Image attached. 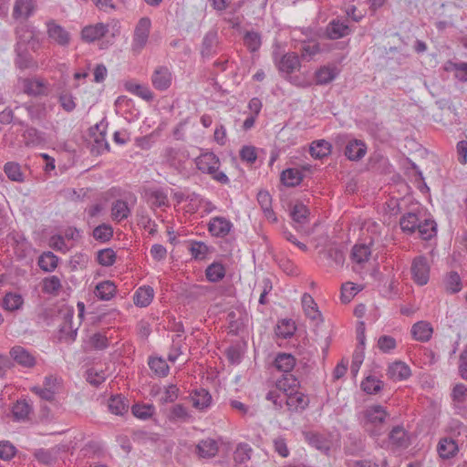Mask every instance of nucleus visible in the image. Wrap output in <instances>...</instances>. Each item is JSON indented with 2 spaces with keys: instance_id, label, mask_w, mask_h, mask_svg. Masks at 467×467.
Wrapping results in <instances>:
<instances>
[{
  "instance_id": "nucleus-54",
  "label": "nucleus",
  "mask_w": 467,
  "mask_h": 467,
  "mask_svg": "<svg viewBox=\"0 0 467 467\" xmlns=\"http://www.w3.org/2000/svg\"><path fill=\"white\" fill-rule=\"evenodd\" d=\"M296 331V327L294 322L291 320L284 319L281 321L279 325H277L276 327V334L277 336L283 337V338H289L291 337Z\"/></svg>"
},
{
  "instance_id": "nucleus-59",
  "label": "nucleus",
  "mask_w": 467,
  "mask_h": 467,
  "mask_svg": "<svg viewBox=\"0 0 467 467\" xmlns=\"http://www.w3.org/2000/svg\"><path fill=\"white\" fill-rule=\"evenodd\" d=\"M326 255L336 266H342L345 262L344 252L337 247H330L326 251Z\"/></svg>"
},
{
  "instance_id": "nucleus-13",
  "label": "nucleus",
  "mask_w": 467,
  "mask_h": 467,
  "mask_svg": "<svg viewBox=\"0 0 467 467\" xmlns=\"http://www.w3.org/2000/svg\"><path fill=\"white\" fill-rule=\"evenodd\" d=\"M285 404L290 410H304L309 405V399L306 395L299 391L286 393Z\"/></svg>"
},
{
  "instance_id": "nucleus-7",
  "label": "nucleus",
  "mask_w": 467,
  "mask_h": 467,
  "mask_svg": "<svg viewBox=\"0 0 467 467\" xmlns=\"http://www.w3.org/2000/svg\"><path fill=\"white\" fill-rule=\"evenodd\" d=\"M219 158L213 152H205L196 159L197 168L204 173H213L219 169Z\"/></svg>"
},
{
  "instance_id": "nucleus-31",
  "label": "nucleus",
  "mask_w": 467,
  "mask_h": 467,
  "mask_svg": "<svg viewBox=\"0 0 467 467\" xmlns=\"http://www.w3.org/2000/svg\"><path fill=\"white\" fill-rule=\"evenodd\" d=\"M309 209L302 202H296L291 209L290 215L293 221L300 225L308 222Z\"/></svg>"
},
{
  "instance_id": "nucleus-17",
  "label": "nucleus",
  "mask_w": 467,
  "mask_h": 467,
  "mask_svg": "<svg viewBox=\"0 0 467 467\" xmlns=\"http://www.w3.org/2000/svg\"><path fill=\"white\" fill-rule=\"evenodd\" d=\"M350 29L347 24L338 19L332 20L327 26L326 34L329 39H338L348 36Z\"/></svg>"
},
{
  "instance_id": "nucleus-14",
  "label": "nucleus",
  "mask_w": 467,
  "mask_h": 467,
  "mask_svg": "<svg viewBox=\"0 0 467 467\" xmlns=\"http://www.w3.org/2000/svg\"><path fill=\"white\" fill-rule=\"evenodd\" d=\"M305 440L314 448L325 453L329 454L331 449V442L323 435L316 432L307 431L304 432Z\"/></svg>"
},
{
  "instance_id": "nucleus-9",
  "label": "nucleus",
  "mask_w": 467,
  "mask_h": 467,
  "mask_svg": "<svg viewBox=\"0 0 467 467\" xmlns=\"http://www.w3.org/2000/svg\"><path fill=\"white\" fill-rule=\"evenodd\" d=\"M233 227V223L224 217L216 216L211 219L208 224V230L212 235L216 237H224Z\"/></svg>"
},
{
  "instance_id": "nucleus-10",
  "label": "nucleus",
  "mask_w": 467,
  "mask_h": 467,
  "mask_svg": "<svg viewBox=\"0 0 467 467\" xmlns=\"http://www.w3.org/2000/svg\"><path fill=\"white\" fill-rule=\"evenodd\" d=\"M274 58L279 71L281 72L291 74L300 67L299 57L295 53H287L279 60H277L276 54H274Z\"/></svg>"
},
{
  "instance_id": "nucleus-19",
  "label": "nucleus",
  "mask_w": 467,
  "mask_h": 467,
  "mask_svg": "<svg viewBox=\"0 0 467 467\" xmlns=\"http://www.w3.org/2000/svg\"><path fill=\"white\" fill-rule=\"evenodd\" d=\"M410 367L402 361H396L389 365L387 375L393 380L407 379L410 376Z\"/></svg>"
},
{
  "instance_id": "nucleus-41",
  "label": "nucleus",
  "mask_w": 467,
  "mask_h": 467,
  "mask_svg": "<svg viewBox=\"0 0 467 467\" xmlns=\"http://www.w3.org/2000/svg\"><path fill=\"white\" fill-rule=\"evenodd\" d=\"M445 289L451 294H456L462 290V279L455 271H451L444 279Z\"/></svg>"
},
{
  "instance_id": "nucleus-11",
  "label": "nucleus",
  "mask_w": 467,
  "mask_h": 467,
  "mask_svg": "<svg viewBox=\"0 0 467 467\" xmlns=\"http://www.w3.org/2000/svg\"><path fill=\"white\" fill-rule=\"evenodd\" d=\"M36 10L35 0H16L13 9L15 19L27 20Z\"/></svg>"
},
{
  "instance_id": "nucleus-39",
  "label": "nucleus",
  "mask_w": 467,
  "mask_h": 467,
  "mask_svg": "<svg viewBox=\"0 0 467 467\" xmlns=\"http://www.w3.org/2000/svg\"><path fill=\"white\" fill-rule=\"evenodd\" d=\"M275 386L286 395V393L296 391V389L299 386V381L292 374H286L276 381Z\"/></svg>"
},
{
  "instance_id": "nucleus-49",
  "label": "nucleus",
  "mask_w": 467,
  "mask_h": 467,
  "mask_svg": "<svg viewBox=\"0 0 467 467\" xmlns=\"http://www.w3.org/2000/svg\"><path fill=\"white\" fill-rule=\"evenodd\" d=\"M72 316L67 317L64 325L60 327V339L72 342L76 339L78 334V328H72Z\"/></svg>"
},
{
  "instance_id": "nucleus-3",
  "label": "nucleus",
  "mask_w": 467,
  "mask_h": 467,
  "mask_svg": "<svg viewBox=\"0 0 467 467\" xmlns=\"http://www.w3.org/2000/svg\"><path fill=\"white\" fill-rule=\"evenodd\" d=\"M16 46H24L30 47L33 51H36L39 47L38 39L36 38L32 27L26 24H21L16 27Z\"/></svg>"
},
{
  "instance_id": "nucleus-37",
  "label": "nucleus",
  "mask_w": 467,
  "mask_h": 467,
  "mask_svg": "<svg viewBox=\"0 0 467 467\" xmlns=\"http://www.w3.org/2000/svg\"><path fill=\"white\" fill-rule=\"evenodd\" d=\"M58 257L52 252H44L38 258V266L45 272H52L56 269Z\"/></svg>"
},
{
  "instance_id": "nucleus-38",
  "label": "nucleus",
  "mask_w": 467,
  "mask_h": 467,
  "mask_svg": "<svg viewBox=\"0 0 467 467\" xmlns=\"http://www.w3.org/2000/svg\"><path fill=\"white\" fill-rule=\"evenodd\" d=\"M24 303L21 295L17 293H6L3 298L2 306L7 311H15L19 309Z\"/></svg>"
},
{
  "instance_id": "nucleus-46",
  "label": "nucleus",
  "mask_w": 467,
  "mask_h": 467,
  "mask_svg": "<svg viewBox=\"0 0 467 467\" xmlns=\"http://www.w3.org/2000/svg\"><path fill=\"white\" fill-rule=\"evenodd\" d=\"M113 236V228L110 224L102 223L93 230V237L102 243L109 241Z\"/></svg>"
},
{
  "instance_id": "nucleus-56",
  "label": "nucleus",
  "mask_w": 467,
  "mask_h": 467,
  "mask_svg": "<svg viewBox=\"0 0 467 467\" xmlns=\"http://www.w3.org/2000/svg\"><path fill=\"white\" fill-rule=\"evenodd\" d=\"M61 288L60 279L52 275L43 280V291L48 294H56Z\"/></svg>"
},
{
  "instance_id": "nucleus-34",
  "label": "nucleus",
  "mask_w": 467,
  "mask_h": 467,
  "mask_svg": "<svg viewBox=\"0 0 467 467\" xmlns=\"http://www.w3.org/2000/svg\"><path fill=\"white\" fill-rule=\"evenodd\" d=\"M296 365V359L291 354L279 353L275 359V368L283 372H290Z\"/></svg>"
},
{
  "instance_id": "nucleus-64",
  "label": "nucleus",
  "mask_w": 467,
  "mask_h": 467,
  "mask_svg": "<svg viewBox=\"0 0 467 467\" xmlns=\"http://www.w3.org/2000/svg\"><path fill=\"white\" fill-rule=\"evenodd\" d=\"M16 452V447L9 441H0V458L4 461L11 460Z\"/></svg>"
},
{
  "instance_id": "nucleus-35",
  "label": "nucleus",
  "mask_w": 467,
  "mask_h": 467,
  "mask_svg": "<svg viewBox=\"0 0 467 467\" xmlns=\"http://www.w3.org/2000/svg\"><path fill=\"white\" fill-rule=\"evenodd\" d=\"M331 152V144L324 140H316L310 146V154L315 159H323Z\"/></svg>"
},
{
  "instance_id": "nucleus-51",
  "label": "nucleus",
  "mask_w": 467,
  "mask_h": 467,
  "mask_svg": "<svg viewBox=\"0 0 467 467\" xmlns=\"http://www.w3.org/2000/svg\"><path fill=\"white\" fill-rule=\"evenodd\" d=\"M116 253L111 248L101 249L97 254V260L103 266H111L116 261Z\"/></svg>"
},
{
  "instance_id": "nucleus-33",
  "label": "nucleus",
  "mask_w": 467,
  "mask_h": 467,
  "mask_svg": "<svg viewBox=\"0 0 467 467\" xmlns=\"http://www.w3.org/2000/svg\"><path fill=\"white\" fill-rule=\"evenodd\" d=\"M303 180L301 171L297 169L289 168L282 171L281 182L287 187H295Z\"/></svg>"
},
{
  "instance_id": "nucleus-53",
  "label": "nucleus",
  "mask_w": 467,
  "mask_h": 467,
  "mask_svg": "<svg viewBox=\"0 0 467 467\" xmlns=\"http://www.w3.org/2000/svg\"><path fill=\"white\" fill-rule=\"evenodd\" d=\"M88 344L95 350H104L109 347V339L105 335L98 332L90 336Z\"/></svg>"
},
{
  "instance_id": "nucleus-20",
  "label": "nucleus",
  "mask_w": 467,
  "mask_h": 467,
  "mask_svg": "<svg viewBox=\"0 0 467 467\" xmlns=\"http://www.w3.org/2000/svg\"><path fill=\"white\" fill-rule=\"evenodd\" d=\"M24 91L31 96L47 93V83L40 78H27L24 81Z\"/></svg>"
},
{
  "instance_id": "nucleus-45",
  "label": "nucleus",
  "mask_w": 467,
  "mask_h": 467,
  "mask_svg": "<svg viewBox=\"0 0 467 467\" xmlns=\"http://www.w3.org/2000/svg\"><path fill=\"white\" fill-rule=\"evenodd\" d=\"M257 201L267 218L274 216L272 209V198L268 192L260 191L257 194Z\"/></svg>"
},
{
  "instance_id": "nucleus-2",
  "label": "nucleus",
  "mask_w": 467,
  "mask_h": 467,
  "mask_svg": "<svg viewBox=\"0 0 467 467\" xmlns=\"http://www.w3.org/2000/svg\"><path fill=\"white\" fill-rule=\"evenodd\" d=\"M150 28V20L148 17H142L139 20L133 36L132 50L140 52L146 45Z\"/></svg>"
},
{
  "instance_id": "nucleus-42",
  "label": "nucleus",
  "mask_w": 467,
  "mask_h": 467,
  "mask_svg": "<svg viewBox=\"0 0 467 467\" xmlns=\"http://www.w3.org/2000/svg\"><path fill=\"white\" fill-rule=\"evenodd\" d=\"M370 249L366 244H356L351 251V259L357 264H363L368 260Z\"/></svg>"
},
{
  "instance_id": "nucleus-61",
  "label": "nucleus",
  "mask_w": 467,
  "mask_h": 467,
  "mask_svg": "<svg viewBox=\"0 0 467 467\" xmlns=\"http://www.w3.org/2000/svg\"><path fill=\"white\" fill-rule=\"evenodd\" d=\"M190 418V415L186 408L182 404H176L171 410L170 420H182L186 421Z\"/></svg>"
},
{
  "instance_id": "nucleus-27",
  "label": "nucleus",
  "mask_w": 467,
  "mask_h": 467,
  "mask_svg": "<svg viewBox=\"0 0 467 467\" xmlns=\"http://www.w3.org/2000/svg\"><path fill=\"white\" fill-rule=\"evenodd\" d=\"M154 296L153 288L150 286L140 287L133 297L134 304L137 306L145 307L150 304Z\"/></svg>"
},
{
  "instance_id": "nucleus-28",
  "label": "nucleus",
  "mask_w": 467,
  "mask_h": 467,
  "mask_svg": "<svg viewBox=\"0 0 467 467\" xmlns=\"http://www.w3.org/2000/svg\"><path fill=\"white\" fill-rule=\"evenodd\" d=\"M124 87L128 92L134 94L146 101H150L153 99L152 92L146 86L137 84L133 81H127L125 82Z\"/></svg>"
},
{
  "instance_id": "nucleus-26",
  "label": "nucleus",
  "mask_w": 467,
  "mask_h": 467,
  "mask_svg": "<svg viewBox=\"0 0 467 467\" xmlns=\"http://www.w3.org/2000/svg\"><path fill=\"white\" fill-rule=\"evenodd\" d=\"M226 274L224 265L219 262H213L207 266L205 270V276L211 283H218L223 279Z\"/></svg>"
},
{
  "instance_id": "nucleus-6",
  "label": "nucleus",
  "mask_w": 467,
  "mask_h": 467,
  "mask_svg": "<svg viewBox=\"0 0 467 467\" xmlns=\"http://www.w3.org/2000/svg\"><path fill=\"white\" fill-rule=\"evenodd\" d=\"M109 31V24L97 23L83 27L81 38L83 41L91 43L103 37Z\"/></svg>"
},
{
  "instance_id": "nucleus-30",
  "label": "nucleus",
  "mask_w": 467,
  "mask_h": 467,
  "mask_svg": "<svg viewBox=\"0 0 467 467\" xmlns=\"http://www.w3.org/2000/svg\"><path fill=\"white\" fill-rule=\"evenodd\" d=\"M116 294V285L111 281H103L96 285L95 295L101 300H110Z\"/></svg>"
},
{
  "instance_id": "nucleus-25",
  "label": "nucleus",
  "mask_w": 467,
  "mask_h": 467,
  "mask_svg": "<svg viewBox=\"0 0 467 467\" xmlns=\"http://www.w3.org/2000/svg\"><path fill=\"white\" fill-rule=\"evenodd\" d=\"M338 75L336 67L324 66L316 72V83L317 85H327L332 82Z\"/></svg>"
},
{
  "instance_id": "nucleus-29",
  "label": "nucleus",
  "mask_w": 467,
  "mask_h": 467,
  "mask_svg": "<svg viewBox=\"0 0 467 467\" xmlns=\"http://www.w3.org/2000/svg\"><path fill=\"white\" fill-rule=\"evenodd\" d=\"M302 306L307 317L312 320H317L321 317V313L318 311L317 304L309 294H304L302 296Z\"/></svg>"
},
{
  "instance_id": "nucleus-40",
  "label": "nucleus",
  "mask_w": 467,
  "mask_h": 467,
  "mask_svg": "<svg viewBox=\"0 0 467 467\" xmlns=\"http://www.w3.org/2000/svg\"><path fill=\"white\" fill-rule=\"evenodd\" d=\"M108 407L110 412L116 415H123L128 411L129 404L124 397L118 395L109 399Z\"/></svg>"
},
{
  "instance_id": "nucleus-15",
  "label": "nucleus",
  "mask_w": 467,
  "mask_h": 467,
  "mask_svg": "<svg viewBox=\"0 0 467 467\" xmlns=\"http://www.w3.org/2000/svg\"><path fill=\"white\" fill-rule=\"evenodd\" d=\"M367 152L366 144L359 140H352L348 142L345 148V156L350 161H359Z\"/></svg>"
},
{
  "instance_id": "nucleus-36",
  "label": "nucleus",
  "mask_w": 467,
  "mask_h": 467,
  "mask_svg": "<svg viewBox=\"0 0 467 467\" xmlns=\"http://www.w3.org/2000/svg\"><path fill=\"white\" fill-rule=\"evenodd\" d=\"M4 171L7 178L13 182H23L25 181L21 166L16 161L6 162L4 166Z\"/></svg>"
},
{
  "instance_id": "nucleus-21",
  "label": "nucleus",
  "mask_w": 467,
  "mask_h": 467,
  "mask_svg": "<svg viewBox=\"0 0 467 467\" xmlns=\"http://www.w3.org/2000/svg\"><path fill=\"white\" fill-rule=\"evenodd\" d=\"M417 231L420 234V236L423 240H431L437 232V224L436 223L430 219L426 218L424 213H420V223L417 228Z\"/></svg>"
},
{
  "instance_id": "nucleus-44",
  "label": "nucleus",
  "mask_w": 467,
  "mask_h": 467,
  "mask_svg": "<svg viewBox=\"0 0 467 467\" xmlns=\"http://www.w3.org/2000/svg\"><path fill=\"white\" fill-rule=\"evenodd\" d=\"M112 218L117 221H121L128 218L130 211L128 207V203L122 200H117L111 208Z\"/></svg>"
},
{
  "instance_id": "nucleus-55",
  "label": "nucleus",
  "mask_w": 467,
  "mask_h": 467,
  "mask_svg": "<svg viewBox=\"0 0 467 467\" xmlns=\"http://www.w3.org/2000/svg\"><path fill=\"white\" fill-rule=\"evenodd\" d=\"M131 411L135 417L146 420L152 415L154 407L151 404H135L132 406Z\"/></svg>"
},
{
  "instance_id": "nucleus-5",
  "label": "nucleus",
  "mask_w": 467,
  "mask_h": 467,
  "mask_svg": "<svg viewBox=\"0 0 467 467\" xmlns=\"http://www.w3.org/2000/svg\"><path fill=\"white\" fill-rule=\"evenodd\" d=\"M9 354L13 360L21 367L31 368L36 363L35 356L22 346L13 347Z\"/></svg>"
},
{
  "instance_id": "nucleus-50",
  "label": "nucleus",
  "mask_w": 467,
  "mask_h": 467,
  "mask_svg": "<svg viewBox=\"0 0 467 467\" xmlns=\"http://www.w3.org/2000/svg\"><path fill=\"white\" fill-rule=\"evenodd\" d=\"M361 388L368 394H376L382 389V381L374 376H368L362 381Z\"/></svg>"
},
{
  "instance_id": "nucleus-1",
  "label": "nucleus",
  "mask_w": 467,
  "mask_h": 467,
  "mask_svg": "<svg viewBox=\"0 0 467 467\" xmlns=\"http://www.w3.org/2000/svg\"><path fill=\"white\" fill-rule=\"evenodd\" d=\"M389 417L383 406H368L361 412L360 424L371 437H379L385 432L384 424Z\"/></svg>"
},
{
  "instance_id": "nucleus-16",
  "label": "nucleus",
  "mask_w": 467,
  "mask_h": 467,
  "mask_svg": "<svg viewBox=\"0 0 467 467\" xmlns=\"http://www.w3.org/2000/svg\"><path fill=\"white\" fill-rule=\"evenodd\" d=\"M47 34L51 39L56 41L60 46H67L69 44V33L61 26L54 22L47 23Z\"/></svg>"
},
{
  "instance_id": "nucleus-23",
  "label": "nucleus",
  "mask_w": 467,
  "mask_h": 467,
  "mask_svg": "<svg viewBox=\"0 0 467 467\" xmlns=\"http://www.w3.org/2000/svg\"><path fill=\"white\" fill-rule=\"evenodd\" d=\"M432 331L431 324L425 321H419L411 327V334L413 337L421 342H427L430 340Z\"/></svg>"
},
{
  "instance_id": "nucleus-48",
  "label": "nucleus",
  "mask_w": 467,
  "mask_h": 467,
  "mask_svg": "<svg viewBox=\"0 0 467 467\" xmlns=\"http://www.w3.org/2000/svg\"><path fill=\"white\" fill-rule=\"evenodd\" d=\"M244 43L251 52H255L262 45L261 36L257 32L247 31L244 36Z\"/></svg>"
},
{
  "instance_id": "nucleus-18",
  "label": "nucleus",
  "mask_w": 467,
  "mask_h": 467,
  "mask_svg": "<svg viewBox=\"0 0 467 467\" xmlns=\"http://www.w3.org/2000/svg\"><path fill=\"white\" fill-rule=\"evenodd\" d=\"M16 57L15 63L20 69L33 68L36 67V63L28 52V47L24 46L16 47Z\"/></svg>"
},
{
  "instance_id": "nucleus-32",
  "label": "nucleus",
  "mask_w": 467,
  "mask_h": 467,
  "mask_svg": "<svg viewBox=\"0 0 467 467\" xmlns=\"http://www.w3.org/2000/svg\"><path fill=\"white\" fill-rule=\"evenodd\" d=\"M196 450L201 457L211 458L217 453L218 445L214 440L206 439L198 443Z\"/></svg>"
},
{
  "instance_id": "nucleus-60",
  "label": "nucleus",
  "mask_w": 467,
  "mask_h": 467,
  "mask_svg": "<svg viewBox=\"0 0 467 467\" xmlns=\"http://www.w3.org/2000/svg\"><path fill=\"white\" fill-rule=\"evenodd\" d=\"M358 291L359 289L351 282L343 284L341 287V301L343 303L350 302Z\"/></svg>"
},
{
  "instance_id": "nucleus-63",
  "label": "nucleus",
  "mask_w": 467,
  "mask_h": 467,
  "mask_svg": "<svg viewBox=\"0 0 467 467\" xmlns=\"http://www.w3.org/2000/svg\"><path fill=\"white\" fill-rule=\"evenodd\" d=\"M36 459L47 465H51L55 462L56 457L52 451L45 449H38L34 453Z\"/></svg>"
},
{
  "instance_id": "nucleus-47",
  "label": "nucleus",
  "mask_w": 467,
  "mask_h": 467,
  "mask_svg": "<svg viewBox=\"0 0 467 467\" xmlns=\"http://www.w3.org/2000/svg\"><path fill=\"white\" fill-rule=\"evenodd\" d=\"M148 364L150 368L159 377H165L169 372V366L161 358H150Z\"/></svg>"
},
{
  "instance_id": "nucleus-52",
  "label": "nucleus",
  "mask_w": 467,
  "mask_h": 467,
  "mask_svg": "<svg viewBox=\"0 0 467 467\" xmlns=\"http://www.w3.org/2000/svg\"><path fill=\"white\" fill-rule=\"evenodd\" d=\"M31 411L30 405L26 400H18L13 406L12 412L16 420H25Z\"/></svg>"
},
{
  "instance_id": "nucleus-43",
  "label": "nucleus",
  "mask_w": 467,
  "mask_h": 467,
  "mask_svg": "<svg viewBox=\"0 0 467 467\" xmlns=\"http://www.w3.org/2000/svg\"><path fill=\"white\" fill-rule=\"evenodd\" d=\"M389 439L392 444L398 447H407L408 445L406 432L401 426L394 427L389 434Z\"/></svg>"
},
{
  "instance_id": "nucleus-22",
  "label": "nucleus",
  "mask_w": 467,
  "mask_h": 467,
  "mask_svg": "<svg viewBox=\"0 0 467 467\" xmlns=\"http://www.w3.org/2000/svg\"><path fill=\"white\" fill-rule=\"evenodd\" d=\"M459 448L456 441L451 438H442L440 440L437 451L442 459H450L458 451Z\"/></svg>"
},
{
  "instance_id": "nucleus-24",
  "label": "nucleus",
  "mask_w": 467,
  "mask_h": 467,
  "mask_svg": "<svg viewBox=\"0 0 467 467\" xmlns=\"http://www.w3.org/2000/svg\"><path fill=\"white\" fill-rule=\"evenodd\" d=\"M191 400L194 408L202 410L211 405L212 396L208 390L199 389L192 391L191 394Z\"/></svg>"
},
{
  "instance_id": "nucleus-8",
  "label": "nucleus",
  "mask_w": 467,
  "mask_h": 467,
  "mask_svg": "<svg viewBox=\"0 0 467 467\" xmlns=\"http://www.w3.org/2000/svg\"><path fill=\"white\" fill-rule=\"evenodd\" d=\"M421 212H409L404 213L400 219L401 231L406 234H412L417 231L420 223Z\"/></svg>"
},
{
  "instance_id": "nucleus-4",
  "label": "nucleus",
  "mask_w": 467,
  "mask_h": 467,
  "mask_svg": "<svg viewBox=\"0 0 467 467\" xmlns=\"http://www.w3.org/2000/svg\"><path fill=\"white\" fill-rule=\"evenodd\" d=\"M411 273L414 281L418 285H424L428 283L430 277V266L425 256H418L414 258L411 265Z\"/></svg>"
},
{
  "instance_id": "nucleus-62",
  "label": "nucleus",
  "mask_w": 467,
  "mask_h": 467,
  "mask_svg": "<svg viewBox=\"0 0 467 467\" xmlns=\"http://www.w3.org/2000/svg\"><path fill=\"white\" fill-rule=\"evenodd\" d=\"M215 38H216V33H213V32H208L203 39H202V55L203 57L205 56H209L211 53H212V49H213V47L215 43Z\"/></svg>"
},
{
  "instance_id": "nucleus-12",
  "label": "nucleus",
  "mask_w": 467,
  "mask_h": 467,
  "mask_svg": "<svg viewBox=\"0 0 467 467\" xmlns=\"http://www.w3.org/2000/svg\"><path fill=\"white\" fill-rule=\"evenodd\" d=\"M153 87L159 90H165L171 84V74L166 67H160L155 69L151 77Z\"/></svg>"
},
{
  "instance_id": "nucleus-57",
  "label": "nucleus",
  "mask_w": 467,
  "mask_h": 467,
  "mask_svg": "<svg viewBox=\"0 0 467 467\" xmlns=\"http://www.w3.org/2000/svg\"><path fill=\"white\" fill-rule=\"evenodd\" d=\"M190 252L194 259L201 260L208 254L209 247L202 242L195 241L191 244Z\"/></svg>"
},
{
  "instance_id": "nucleus-58",
  "label": "nucleus",
  "mask_w": 467,
  "mask_h": 467,
  "mask_svg": "<svg viewBox=\"0 0 467 467\" xmlns=\"http://www.w3.org/2000/svg\"><path fill=\"white\" fill-rule=\"evenodd\" d=\"M281 390L275 387V389L269 390L265 396L267 400H270L275 405V408L280 410L283 408L284 403H285V395L283 393L281 395Z\"/></svg>"
}]
</instances>
